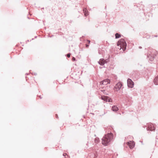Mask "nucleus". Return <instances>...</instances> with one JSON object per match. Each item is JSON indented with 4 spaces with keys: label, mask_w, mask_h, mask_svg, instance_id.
Segmentation results:
<instances>
[{
    "label": "nucleus",
    "mask_w": 158,
    "mask_h": 158,
    "mask_svg": "<svg viewBox=\"0 0 158 158\" xmlns=\"http://www.w3.org/2000/svg\"><path fill=\"white\" fill-rule=\"evenodd\" d=\"M113 134L111 133L106 135L102 139V144L105 146L107 145L113 139Z\"/></svg>",
    "instance_id": "obj_1"
},
{
    "label": "nucleus",
    "mask_w": 158,
    "mask_h": 158,
    "mask_svg": "<svg viewBox=\"0 0 158 158\" xmlns=\"http://www.w3.org/2000/svg\"><path fill=\"white\" fill-rule=\"evenodd\" d=\"M117 46H119V48L120 50L121 49H123V51L125 50L126 48L127 44L125 40L124 39H121L119 40L117 43Z\"/></svg>",
    "instance_id": "obj_2"
},
{
    "label": "nucleus",
    "mask_w": 158,
    "mask_h": 158,
    "mask_svg": "<svg viewBox=\"0 0 158 158\" xmlns=\"http://www.w3.org/2000/svg\"><path fill=\"white\" fill-rule=\"evenodd\" d=\"M110 83V81L109 79H106L100 82V84L101 87L103 88L105 87L106 88L107 87L106 85Z\"/></svg>",
    "instance_id": "obj_3"
},
{
    "label": "nucleus",
    "mask_w": 158,
    "mask_h": 158,
    "mask_svg": "<svg viewBox=\"0 0 158 158\" xmlns=\"http://www.w3.org/2000/svg\"><path fill=\"white\" fill-rule=\"evenodd\" d=\"M101 99L102 100H103L106 102H112V100L109 97L106 96H102Z\"/></svg>",
    "instance_id": "obj_4"
},
{
    "label": "nucleus",
    "mask_w": 158,
    "mask_h": 158,
    "mask_svg": "<svg viewBox=\"0 0 158 158\" xmlns=\"http://www.w3.org/2000/svg\"><path fill=\"white\" fill-rule=\"evenodd\" d=\"M128 86L130 88H132L134 86V84L132 81L130 79H128L127 80Z\"/></svg>",
    "instance_id": "obj_5"
},
{
    "label": "nucleus",
    "mask_w": 158,
    "mask_h": 158,
    "mask_svg": "<svg viewBox=\"0 0 158 158\" xmlns=\"http://www.w3.org/2000/svg\"><path fill=\"white\" fill-rule=\"evenodd\" d=\"M127 144L130 148H133L135 145V143L134 141H129L127 143Z\"/></svg>",
    "instance_id": "obj_6"
},
{
    "label": "nucleus",
    "mask_w": 158,
    "mask_h": 158,
    "mask_svg": "<svg viewBox=\"0 0 158 158\" xmlns=\"http://www.w3.org/2000/svg\"><path fill=\"white\" fill-rule=\"evenodd\" d=\"M147 130L151 131H153L155 130V127L153 124L149 123L148 125Z\"/></svg>",
    "instance_id": "obj_7"
},
{
    "label": "nucleus",
    "mask_w": 158,
    "mask_h": 158,
    "mask_svg": "<svg viewBox=\"0 0 158 158\" xmlns=\"http://www.w3.org/2000/svg\"><path fill=\"white\" fill-rule=\"evenodd\" d=\"M122 86V84L120 82H118L117 83V84L116 85L114 89L116 91H118L121 88Z\"/></svg>",
    "instance_id": "obj_8"
},
{
    "label": "nucleus",
    "mask_w": 158,
    "mask_h": 158,
    "mask_svg": "<svg viewBox=\"0 0 158 158\" xmlns=\"http://www.w3.org/2000/svg\"><path fill=\"white\" fill-rule=\"evenodd\" d=\"M111 109L114 111H117L118 110V108L117 106H114L112 107Z\"/></svg>",
    "instance_id": "obj_9"
},
{
    "label": "nucleus",
    "mask_w": 158,
    "mask_h": 158,
    "mask_svg": "<svg viewBox=\"0 0 158 158\" xmlns=\"http://www.w3.org/2000/svg\"><path fill=\"white\" fill-rule=\"evenodd\" d=\"M105 61H106L104 60V59H101L99 61V63L100 65H103L104 64Z\"/></svg>",
    "instance_id": "obj_10"
},
{
    "label": "nucleus",
    "mask_w": 158,
    "mask_h": 158,
    "mask_svg": "<svg viewBox=\"0 0 158 158\" xmlns=\"http://www.w3.org/2000/svg\"><path fill=\"white\" fill-rule=\"evenodd\" d=\"M154 82L156 85H158V75L154 79Z\"/></svg>",
    "instance_id": "obj_11"
},
{
    "label": "nucleus",
    "mask_w": 158,
    "mask_h": 158,
    "mask_svg": "<svg viewBox=\"0 0 158 158\" xmlns=\"http://www.w3.org/2000/svg\"><path fill=\"white\" fill-rule=\"evenodd\" d=\"M83 12L84 13V15L85 16L88 15V11L86 8H85L83 9Z\"/></svg>",
    "instance_id": "obj_12"
},
{
    "label": "nucleus",
    "mask_w": 158,
    "mask_h": 158,
    "mask_svg": "<svg viewBox=\"0 0 158 158\" xmlns=\"http://www.w3.org/2000/svg\"><path fill=\"white\" fill-rule=\"evenodd\" d=\"M115 38L117 39L120 37L121 35L118 33H117L115 34Z\"/></svg>",
    "instance_id": "obj_13"
},
{
    "label": "nucleus",
    "mask_w": 158,
    "mask_h": 158,
    "mask_svg": "<svg viewBox=\"0 0 158 158\" xmlns=\"http://www.w3.org/2000/svg\"><path fill=\"white\" fill-rule=\"evenodd\" d=\"M95 142V143H98L99 141V138H96L94 140Z\"/></svg>",
    "instance_id": "obj_14"
},
{
    "label": "nucleus",
    "mask_w": 158,
    "mask_h": 158,
    "mask_svg": "<svg viewBox=\"0 0 158 158\" xmlns=\"http://www.w3.org/2000/svg\"><path fill=\"white\" fill-rule=\"evenodd\" d=\"M70 54L69 53V54H67V57H68V58H69L70 57Z\"/></svg>",
    "instance_id": "obj_15"
},
{
    "label": "nucleus",
    "mask_w": 158,
    "mask_h": 158,
    "mask_svg": "<svg viewBox=\"0 0 158 158\" xmlns=\"http://www.w3.org/2000/svg\"><path fill=\"white\" fill-rule=\"evenodd\" d=\"M76 60V59L75 57H73V58H72V60L73 61H74Z\"/></svg>",
    "instance_id": "obj_16"
},
{
    "label": "nucleus",
    "mask_w": 158,
    "mask_h": 158,
    "mask_svg": "<svg viewBox=\"0 0 158 158\" xmlns=\"http://www.w3.org/2000/svg\"><path fill=\"white\" fill-rule=\"evenodd\" d=\"M86 47L87 48H88V47H89V45H88V44H86Z\"/></svg>",
    "instance_id": "obj_17"
},
{
    "label": "nucleus",
    "mask_w": 158,
    "mask_h": 158,
    "mask_svg": "<svg viewBox=\"0 0 158 158\" xmlns=\"http://www.w3.org/2000/svg\"><path fill=\"white\" fill-rule=\"evenodd\" d=\"M87 41L88 42V43H89H89H90V41L89 40H87Z\"/></svg>",
    "instance_id": "obj_18"
},
{
    "label": "nucleus",
    "mask_w": 158,
    "mask_h": 158,
    "mask_svg": "<svg viewBox=\"0 0 158 158\" xmlns=\"http://www.w3.org/2000/svg\"><path fill=\"white\" fill-rule=\"evenodd\" d=\"M149 59L151 60H152L153 59V58H149Z\"/></svg>",
    "instance_id": "obj_19"
},
{
    "label": "nucleus",
    "mask_w": 158,
    "mask_h": 158,
    "mask_svg": "<svg viewBox=\"0 0 158 158\" xmlns=\"http://www.w3.org/2000/svg\"><path fill=\"white\" fill-rule=\"evenodd\" d=\"M148 57L149 58L150 57V55H148Z\"/></svg>",
    "instance_id": "obj_20"
},
{
    "label": "nucleus",
    "mask_w": 158,
    "mask_h": 158,
    "mask_svg": "<svg viewBox=\"0 0 158 158\" xmlns=\"http://www.w3.org/2000/svg\"><path fill=\"white\" fill-rule=\"evenodd\" d=\"M66 154H63V155H64V156H65V155Z\"/></svg>",
    "instance_id": "obj_21"
}]
</instances>
